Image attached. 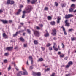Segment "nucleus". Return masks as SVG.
<instances>
[{
	"instance_id": "f257e3e1",
	"label": "nucleus",
	"mask_w": 76,
	"mask_h": 76,
	"mask_svg": "<svg viewBox=\"0 0 76 76\" xmlns=\"http://www.w3.org/2000/svg\"><path fill=\"white\" fill-rule=\"evenodd\" d=\"M32 6L31 5H29L28 7V9L26 10V11H24L23 12V15H25L26 13H30L31 10H32Z\"/></svg>"
},
{
	"instance_id": "f03ea898",
	"label": "nucleus",
	"mask_w": 76,
	"mask_h": 76,
	"mask_svg": "<svg viewBox=\"0 0 76 76\" xmlns=\"http://www.w3.org/2000/svg\"><path fill=\"white\" fill-rule=\"evenodd\" d=\"M7 4H11V5H12L15 3V2L14 1L12 0L10 1V0H7Z\"/></svg>"
},
{
	"instance_id": "7ed1b4c3",
	"label": "nucleus",
	"mask_w": 76,
	"mask_h": 76,
	"mask_svg": "<svg viewBox=\"0 0 76 76\" xmlns=\"http://www.w3.org/2000/svg\"><path fill=\"white\" fill-rule=\"evenodd\" d=\"M73 15L72 14H68L66 15L65 16V19H69L70 18H71V17H73Z\"/></svg>"
},
{
	"instance_id": "20e7f679",
	"label": "nucleus",
	"mask_w": 76,
	"mask_h": 76,
	"mask_svg": "<svg viewBox=\"0 0 76 76\" xmlns=\"http://www.w3.org/2000/svg\"><path fill=\"white\" fill-rule=\"evenodd\" d=\"M52 32L51 33V34L53 36H56V33H57V31L56 29H54V30H52Z\"/></svg>"
},
{
	"instance_id": "39448f33",
	"label": "nucleus",
	"mask_w": 76,
	"mask_h": 76,
	"mask_svg": "<svg viewBox=\"0 0 76 76\" xmlns=\"http://www.w3.org/2000/svg\"><path fill=\"white\" fill-rule=\"evenodd\" d=\"M34 34L35 36H37V37H39V33L37 31H34Z\"/></svg>"
},
{
	"instance_id": "423d86ee",
	"label": "nucleus",
	"mask_w": 76,
	"mask_h": 76,
	"mask_svg": "<svg viewBox=\"0 0 76 76\" xmlns=\"http://www.w3.org/2000/svg\"><path fill=\"white\" fill-rule=\"evenodd\" d=\"M65 26H68V27H69V26H70V23H68V20L66 19L65 20Z\"/></svg>"
},
{
	"instance_id": "0eeeda50",
	"label": "nucleus",
	"mask_w": 76,
	"mask_h": 76,
	"mask_svg": "<svg viewBox=\"0 0 76 76\" xmlns=\"http://www.w3.org/2000/svg\"><path fill=\"white\" fill-rule=\"evenodd\" d=\"M6 50H7L8 51H12L13 50V47H7L6 49Z\"/></svg>"
},
{
	"instance_id": "6e6552de",
	"label": "nucleus",
	"mask_w": 76,
	"mask_h": 76,
	"mask_svg": "<svg viewBox=\"0 0 76 76\" xmlns=\"http://www.w3.org/2000/svg\"><path fill=\"white\" fill-rule=\"evenodd\" d=\"M1 21L2 22L3 24H7L8 23V21L6 20H1Z\"/></svg>"
},
{
	"instance_id": "1a4fd4ad",
	"label": "nucleus",
	"mask_w": 76,
	"mask_h": 76,
	"mask_svg": "<svg viewBox=\"0 0 76 76\" xmlns=\"http://www.w3.org/2000/svg\"><path fill=\"white\" fill-rule=\"evenodd\" d=\"M29 60L31 61V64H33V59L32 58V56H29Z\"/></svg>"
},
{
	"instance_id": "9d476101",
	"label": "nucleus",
	"mask_w": 76,
	"mask_h": 76,
	"mask_svg": "<svg viewBox=\"0 0 76 76\" xmlns=\"http://www.w3.org/2000/svg\"><path fill=\"white\" fill-rule=\"evenodd\" d=\"M3 37H4V38H5V39H6V38H8L7 35H6V33H3Z\"/></svg>"
},
{
	"instance_id": "9b49d317",
	"label": "nucleus",
	"mask_w": 76,
	"mask_h": 76,
	"mask_svg": "<svg viewBox=\"0 0 76 76\" xmlns=\"http://www.w3.org/2000/svg\"><path fill=\"white\" fill-rule=\"evenodd\" d=\"M60 20H61V18L60 17H58V18H57V23H60Z\"/></svg>"
},
{
	"instance_id": "f8f14e48",
	"label": "nucleus",
	"mask_w": 76,
	"mask_h": 76,
	"mask_svg": "<svg viewBox=\"0 0 76 76\" xmlns=\"http://www.w3.org/2000/svg\"><path fill=\"white\" fill-rule=\"evenodd\" d=\"M37 1V0H32L31 1V4H34Z\"/></svg>"
},
{
	"instance_id": "ddd939ff",
	"label": "nucleus",
	"mask_w": 76,
	"mask_h": 76,
	"mask_svg": "<svg viewBox=\"0 0 76 76\" xmlns=\"http://www.w3.org/2000/svg\"><path fill=\"white\" fill-rule=\"evenodd\" d=\"M53 48L54 49V50H55V51H58V48H56L55 45H54L53 46Z\"/></svg>"
},
{
	"instance_id": "4468645a",
	"label": "nucleus",
	"mask_w": 76,
	"mask_h": 76,
	"mask_svg": "<svg viewBox=\"0 0 76 76\" xmlns=\"http://www.w3.org/2000/svg\"><path fill=\"white\" fill-rule=\"evenodd\" d=\"M19 39H20V41H22V42H24V41H25V39L22 37H21L20 38H19Z\"/></svg>"
},
{
	"instance_id": "2eb2a0df",
	"label": "nucleus",
	"mask_w": 76,
	"mask_h": 76,
	"mask_svg": "<svg viewBox=\"0 0 76 76\" xmlns=\"http://www.w3.org/2000/svg\"><path fill=\"white\" fill-rule=\"evenodd\" d=\"M21 11H22V10H21L19 9L16 13L17 15H19L20 14V12H21Z\"/></svg>"
},
{
	"instance_id": "dca6fc26",
	"label": "nucleus",
	"mask_w": 76,
	"mask_h": 76,
	"mask_svg": "<svg viewBox=\"0 0 76 76\" xmlns=\"http://www.w3.org/2000/svg\"><path fill=\"white\" fill-rule=\"evenodd\" d=\"M50 23L52 25H55L56 22L54 21H52Z\"/></svg>"
},
{
	"instance_id": "f3484780",
	"label": "nucleus",
	"mask_w": 76,
	"mask_h": 76,
	"mask_svg": "<svg viewBox=\"0 0 76 76\" xmlns=\"http://www.w3.org/2000/svg\"><path fill=\"white\" fill-rule=\"evenodd\" d=\"M73 10H74V8H71L69 9V12H72L73 11Z\"/></svg>"
},
{
	"instance_id": "a211bd4d",
	"label": "nucleus",
	"mask_w": 76,
	"mask_h": 76,
	"mask_svg": "<svg viewBox=\"0 0 76 76\" xmlns=\"http://www.w3.org/2000/svg\"><path fill=\"white\" fill-rule=\"evenodd\" d=\"M18 32H16V33L13 35V37H15L18 36Z\"/></svg>"
},
{
	"instance_id": "6ab92c4d",
	"label": "nucleus",
	"mask_w": 76,
	"mask_h": 76,
	"mask_svg": "<svg viewBox=\"0 0 76 76\" xmlns=\"http://www.w3.org/2000/svg\"><path fill=\"white\" fill-rule=\"evenodd\" d=\"M37 76H41V72H39L37 73Z\"/></svg>"
},
{
	"instance_id": "aec40b11",
	"label": "nucleus",
	"mask_w": 76,
	"mask_h": 76,
	"mask_svg": "<svg viewBox=\"0 0 76 76\" xmlns=\"http://www.w3.org/2000/svg\"><path fill=\"white\" fill-rule=\"evenodd\" d=\"M38 61H43V59L42 58H39V60Z\"/></svg>"
},
{
	"instance_id": "412c9836",
	"label": "nucleus",
	"mask_w": 76,
	"mask_h": 76,
	"mask_svg": "<svg viewBox=\"0 0 76 76\" xmlns=\"http://www.w3.org/2000/svg\"><path fill=\"white\" fill-rule=\"evenodd\" d=\"M49 35L48 33H46L44 35V36L45 37H48Z\"/></svg>"
},
{
	"instance_id": "4be33fe9",
	"label": "nucleus",
	"mask_w": 76,
	"mask_h": 76,
	"mask_svg": "<svg viewBox=\"0 0 76 76\" xmlns=\"http://www.w3.org/2000/svg\"><path fill=\"white\" fill-rule=\"evenodd\" d=\"M48 20H51V19H52V18L50 16H48Z\"/></svg>"
},
{
	"instance_id": "5701e85b",
	"label": "nucleus",
	"mask_w": 76,
	"mask_h": 76,
	"mask_svg": "<svg viewBox=\"0 0 76 76\" xmlns=\"http://www.w3.org/2000/svg\"><path fill=\"white\" fill-rule=\"evenodd\" d=\"M34 43L36 45H37L38 44V41L37 40H34Z\"/></svg>"
},
{
	"instance_id": "b1692460",
	"label": "nucleus",
	"mask_w": 76,
	"mask_h": 76,
	"mask_svg": "<svg viewBox=\"0 0 76 76\" xmlns=\"http://www.w3.org/2000/svg\"><path fill=\"white\" fill-rule=\"evenodd\" d=\"M68 64L69 66H70V65H72V64H73V62H72V61H70L68 63Z\"/></svg>"
},
{
	"instance_id": "393cba45",
	"label": "nucleus",
	"mask_w": 76,
	"mask_h": 76,
	"mask_svg": "<svg viewBox=\"0 0 76 76\" xmlns=\"http://www.w3.org/2000/svg\"><path fill=\"white\" fill-rule=\"evenodd\" d=\"M55 5L56 7H57L58 6V4L57 2H55Z\"/></svg>"
},
{
	"instance_id": "a878e982",
	"label": "nucleus",
	"mask_w": 76,
	"mask_h": 76,
	"mask_svg": "<svg viewBox=\"0 0 76 76\" xmlns=\"http://www.w3.org/2000/svg\"><path fill=\"white\" fill-rule=\"evenodd\" d=\"M27 31L28 34H31V31H30L29 29H27Z\"/></svg>"
},
{
	"instance_id": "bb28decb",
	"label": "nucleus",
	"mask_w": 76,
	"mask_h": 76,
	"mask_svg": "<svg viewBox=\"0 0 76 76\" xmlns=\"http://www.w3.org/2000/svg\"><path fill=\"white\" fill-rule=\"evenodd\" d=\"M30 68L32 69H33V67H34V65H31V66H30Z\"/></svg>"
},
{
	"instance_id": "cd10ccee",
	"label": "nucleus",
	"mask_w": 76,
	"mask_h": 76,
	"mask_svg": "<svg viewBox=\"0 0 76 76\" xmlns=\"http://www.w3.org/2000/svg\"><path fill=\"white\" fill-rule=\"evenodd\" d=\"M66 4H63L62 5H61L62 7H66Z\"/></svg>"
},
{
	"instance_id": "c85d7f7f",
	"label": "nucleus",
	"mask_w": 76,
	"mask_h": 76,
	"mask_svg": "<svg viewBox=\"0 0 76 76\" xmlns=\"http://www.w3.org/2000/svg\"><path fill=\"white\" fill-rule=\"evenodd\" d=\"M36 29H37L38 30H39L40 29V28L38 26H36Z\"/></svg>"
},
{
	"instance_id": "c756f323",
	"label": "nucleus",
	"mask_w": 76,
	"mask_h": 76,
	"mask_svg": "<svg viewBox=\"0 0 76 76\" xmlns=\"http://www.w3.org/2000/svg\"><path fill=\"white\" fill-rule=\"evenodd\" d=\"M33 75L34 76H37V73L33 72Z\"/></svg>"
},
{
	"instance_id": "7c9ffc66",
	"label": "nucleus",
	"mask_w": 76,
	"mask_h": 76,
	"mask_svg": "<svg viewBox=\"0 0 76 76\" xmlns=\"http://www.w3.org/2000/svg\"><path fill=\"white\" fill-rule=\"evenodd\" d=\"M49 50L50 51H51V50H53V49L52 48V47H50L49 48Z\"/></svg>"
},
{
	"instance_id": "2f4dec72",
	"label": "nucleus",
	"mask_w": 76,
	"mask_h": 76,
	"mask_svg": "<svg viewBox=\"0 0 76 76\" xmlns=\"http://www.w3.org/2000/svg\"><path fill=\"white\" fill-rule=\"evenodd\" d=\"M4 63H7V59L4 60Z\"/></svg>"
},
{
	"instance_id": "473e14b6",
	"label": "nucleus",
	"mask_w": 76,
	"mask_h": 76,
	"mask_svg": "<svg viewBox=\"0 0 76 76\" xmlns=\"http://www.w3.org/2000/svg\"><path fill=\"white\" fill-rule=\"evenodd\" d=\"M51 45L50 43H48L47 45V47H50V45Z\"/></svg>"
},
{
	"instance_id": "72a5a7b5",
	"label": "nucleus",
	"mask_w": 76,
	"mask_h": 76,
	"mask_svg": "<svg viewBox=\"0 0 76 76\" xmlns=\"http://www.w3.org/2000/svg\"><path fill=\"white\" fill-rule=\"evenodd\" d=\"M72 31H74L73 29L72 28H71L69 30V32H71Z\"/></svg>"
},
{
	"instance_id": "f704fd0d",
	"label": "nucleus",
	"mask_w": 76,
	"mask_h": 76,
	"mask_svg": "<svg viewBox=\"0 0 76 76\" xmlns=\"http://www.w3.org/2000/svg\"><path fill=\"white\" fill-rule=\"evenodd\" d=\"M44 10H48V9L47 7H45L44 9Z\"/></svg>"
},
{
	"instance_id": "c9c22d12",
	"label": "nucleus",
	"mask_w": 76,
	"mask_h": 76,
	"mask_svg": "<svg viewBox=\"0 0 76 76\" xmlns=\"http://www.w3.org/2000/svg\"><path fill=\"white\" fill-rule=\"evenodd\" d=\"M71 40L72 41H74V40H76V38H71Z\"/></svg>"
},
{
	"instance_id": "e433bc0d",
	"label": "nucleus",
	"mask_w": 76,
	"mask_h": 76,
	"mask_svg": "<svg viewBox=\"0 0 76 76\" xmlns=\"http://www.w3.org/2000/svg\"><path fill=\"white\" fill-rule=\"evenodd\" d=\"M64 55L62 54V55H61L60 56V57L61 58V57H64Z\"/></svg>"
},
{
	"instance_id": "4c0bfd02",
	"label": "nucleus",
	"mask_w": 76,
	"mask_h": 76,
	"mask_svg": "<svg viewBox=\"0 0 76 76\" xmlns=\"http://www.w3.org/2000/svg\"><path fill=\"white\" fill-rule=\"evenodd\" d=\"M67 58H68V57H66L64 58V60H67Z\"/></svg>"
},
{
	"instance_id": "58836bf2",
	"label": "nucleus",
	"mask_w": 76,
	"mask_h": 76,
	"mask_svg": "<svg viewBox=\"0 0 76 76\" xmlns=\"http://www.w3.org/2000/svg\"><path fill=\"white\" fill-rule=\"evenodd\" d=\"M24 30H23V31H20L18 32H18V34H19V33H20V32H23V31Z\"/></svg>"
},
{
	"instance_id": "ea45409f",
	"label": "nucleus",
	"mask_w": 76,
	"mask_h": 76,
	"mask_svg": "<svg viewBox=\"0 0 76 76\" xmlns=\"http://www.w3.org/2000/svg\"><path fill=\"white\" fill-rule=\"evenodd\" d=\"M70 67V65H67L66 66V68H69V67Z\"/></svg>"
},
{
	"instance_id": "a19ab883",
	"label": "nucleus",
	"mask_w": 76,
	"mask_h": 76,
	"mask_svg": "<svg viewBox=\"0 0 76 76\" xmlns=\"http://www.w3.org/2000/svg\"><path fill=\"white\" fill-rule=\"evenodd\" d=\"M25 14H23L22 15V18H25Z\"/></svg>"
},
{
	"instance_id": "79ce46f5",
	"label": "nucleus",
	"mask_w": 76,
	"mask_h": 76,
	"mask_svg": "<svg viewBox=\"0 0 76 76\" xmlns=\"http://www.w3.org/2000/svg\"><path fill=\"white\" fill-rule=\"evenodd\" d=\"M39 25V26H40L41 28H42V27H43V25L42 24H40Z\"/></svg>"
},
{
	"instance_id": "37998d69",
	"label": "nucleus",
	"mask_w": 76,
	"mask_h": 76,
	"mask_svg": "<svg viewBox=\"0 0 76 76\" xmlns=\"http://www.w3.org/2000/svg\"><path fill=\"white\" fill-rule=\"evenodd\" d=\"M41 49L42 50V51H44V50H45V48L43 47H42Z\"/></svg>"
},
{
	"instance_id": "c03bdc74",
	"label": "nucleus",
	"mask_w": 76,
	"mask_h": 76,
	"mask_svg": "<svg viewBox=\"0 0 76 76\" xmlns=\"http://www.w3.org/2000/svg\"><path fill=\"white\" fill-rule=\"evenodd\" d=\"M22 7H23V5H20V8L21 9L22 8Z\"/></svg>"
},
{
	"instance_id": "a18cd8bd",
	"label": "nucleus",
	"mask_w": 76,
	"mask_h": 76,
	"mask_svg": "<svg viewBox=\"0 0 76 76\" xmlns=\"http://www.w3.org/2000/svg\"><path fill=\"white\" fill-rule=\"evenodd\" d=\"M71 76V74L69 73L67 75H66V76Z\"/></svg>"
},
{
	"instance_id": "49530a36",
	"label": "nucleus",
	"mask_w": 76,
	"mask_h": 76,
	"mask_svg": "<svg viewBox=\"0 0 76 76\" xmlns=\"http://www.w3.org/2000/svg\"><path fill=\"white\" fill-rule=\"evenodd\" d=\"M3 10H0V13H3Z\"/></svg>"
},
{
	"instance_id": "de8ad7c7",
	"label": "nucleus",
	"mask_w": 76,
	"mask_h": 76,
	"mask_svg": "<svg viewBox=\"0 0 76 76\" xmlns=\"http://www.w3.org/2000/svg\"><path fill=\"white\" fill-rule=\"evenodd\" d=\"M55 75V73H52V75H51V76H54Z\"/></svg>"
},
{
	"instance_id": "09e8293b",
	"label": "nucleus",
	"mask_w": 76,
	"mask_h": 76,
	"mask_svg": "<svg viewBox=\"0 0 76 76\" xmlns=\"http://www.w3.org/2000/svg\"><path fill=\"white\" fill-rule=\"evenodd\" d=\"M24 47H27V45L26 44H24Z\"/></svg>"
},
{
	"instance_id": "8fccbe9b",
	"label": "nucleus",
	"mask_w": 76,
	"mask_h": 76,
	"mask_svg": "<svg viewBox=\"0 0 76 76\" xmlns=\"http://www.w3.org/2000/svg\"><path fill=\"white\" fill-rule=\"evenodd\" d=\"M64 35H67V33H66V32L65 31H64Z\"/></svg>"
},
{
	"instance_id": "3c124183",
	"label": "nucleus",
	"mask_w": 76,
	"mask_h": 76,
	"mask_svg": "<svg viewBox=\"0 0 76 76\" xmlns=\"http://www.w3.org/2000/svg\"><path fill=\"white\" fill-rule=\"evenodd\" d=\"M15 69L16 70H17L18 71L19 70V69H18V68L17 67H15Z\"/></svg>"
},
{
	"instance_id": "603ef678",
	"label": "nucleus",
	"mask_w": 76,
	"mask_h": 76,
	"mask_svg": "<svg viewBox=\"0 0 76 76\" xmlns=\"http://www.w3.org/2000/svg\"><path fill=\"white\" fill-rule=\"evenodd\" d=\"M71 7H75V4H72L71 5Z\"/></svg>"
},
{
	"instance_id": "864d4df0",
	"label": "nucleus",
	"mask_w": 76,
	"mask_h": 76,
	"mask_svg": "<svg viewBox=\"0 0 76 76\" xmlns=\"http://www.w3.org/2000/svg\"><path fill=\"white\" fill-rule=\"evenodd\" d=\"M11 69V67L10 66L9 68H8V70H10Z\"/></svg>"
},
{
	"instance_id": "5fc2aeb1",
	"label": "nucleus",
	"mask_w": 76,
	"mask_h": 76,
	"mask_svg": "<svg viewBox=\"0 0 76 76\" xmlns=\"http://www.w3.org/2000/svg\"><path fill=\"white\" fill-rule=\"evenodd\" d=\"M23 36H25V33H23Z\"/></svg>"
},
{
	"instance_id": "6e6d98bb",
	"label": "nucleus",
	"mask_w": 76,
	"mask_h": 76,
	"mask_svg": "<svg viewBox=\"0 0 76 76\" xmlns=\"http://www.w3.org/2000/svg\"><path fill=\"white\" fill-rule=\"evenodd\" d=\"M7 55H8V53H6L5 54V56H7Z\"/></svg>"
},
{
	"instance_id": "4d7b16f0",
	"label": "nucleus",
	"mask_w": 76,
	"mask_h": 76,
	"mask_svg": "<svg viewBox=\"0 0 76 76\" xmlns=\"http://www.w3.org/2000/svg\"><path fill=\"white\" fill-rule=\"evenodd\" d=\"M63 31H65V28H64V27L63 28Z\"/></svg>"
},
{
	"instance_id": "13d9d810",
	"label": "nucleus",
	"mask_w": 76,
	"mask_h": 76,
	"mask_svg": "<svg viewBox=\"0 0 76 76\" xmlns=\"http://www.w3.org/2000/svg\"><path fill=\"white\" fill-rule=\"evenodd\" d=\"M13 64L14 65V67H16V64H15V63H13Z\"/></svg>"
},
{
	"instance_id": "bf43d9fd",
	"label": "nucleus",
	"mask_w": 76,
	"mask_h": 76,
	"mask_svg": "<svg viewBox=\"0 0 76 76\" xmlns=\"http://www.w3.org/2000/svg\"><path fill=\"white\" fill-rule=\"evenodd\" d=\"M27 64L28 66V65H29V63H28V60L27 61Z\"/></svg>"
},
{
	"instance_id": "052dcab7",
	"label": "nucleus",
	"mask_w": 76,
	"mask_h": 76,
	"mask_svg": "<svg viewBox=\"0 0 76 76\" xmlns=\"http://www.w3.org/2000/svg\"><path fill=\"white\" fill-rule=\"evenodd\" d=\"M30 0H27V2L28 3H30Z\"/></svg>"
},
{
	"instance_id": "680f3d73",
	"label": "nucleus",
	"mask_w": 76,
	"mask_h": 76,
	"mask_svg": "<svg viewBox=\"0 0 76 76\" xmlns=\"http://www.w3.org/2000/svg\"><path fill=\"white\" fill-rule=\"evenodd\" d=\"M20 24L21 25H23V23H20Z\"/></svg>"
},
{
	"instance_id": "e2e57ef3",
	"label": "nucleus",
	"mask_w": 76,
	"mask_h": 76,
	"mask_svg": "<svg viewBox=\"0 0 76 76\" xmlns=\"http://www.w3.org/2000/svg\"><path fill=\"white\" fill-rule=\"evenodd\" d=\"M47 71H49L50 70V68H47Z\"/></svg>"
},
{
	"instance_id": "0e129e2a",
	"label": "nucleus",
	"mask_w": 76,
	"mask_h": 76,
	"mask_svg": "<svg viewBox=\"0 0 76 76\" xmlns=\"http://www.w3.org/2000/svg\"><path fill=\"white\" fill-rule=\"evenodd\" d=\"M61 54V52H58V54L60 55Z\"/></svg>"
},
{
	"instance_id": "69168bd1",
	"label": "nucleus",
	"mask_w": 76,
	"mask_h": 76,
	"mask_svg": "<svg viewBox=\"0 0 76 76\" xmlns=\"http://www.w3.org/2000/svg\"><path fill=\"white\" fill-rule=\"evenodd\" d=\"M65 67V66H64V65H62L61 66V67Z\"/></svg>"
},
{
	"instance_id": "338daca9",
	"label": "nucleus",
	"mask_w": 76,
	"mask_h": 76,
	"mask_svg": "<svg viewBox=\"0 0 76 76\" xmlns=\"http://www.w3.org/2000/svg\"><path fill=\"white\" fill-rule=\"evenodd\" d=\"M73 12L74 13H76V10H75L74 11H73Z\"/></svg>"
},
{
	"instance_id": "774afa93",
	"label": "nucleus",
	"mask_w": 76,
	"mask_h": 76,
	"mask_svg": "<svg viewBox=\"0 0 76 76\" xmlns=\"http://www.w3.org/2000/svg\"><path fill=\"white\" fill-rule=\"evenodd\" d=\"M15 49L16 50H17L18 49V47H16L15 48Z\"/></svg>"
}]
</instances>
